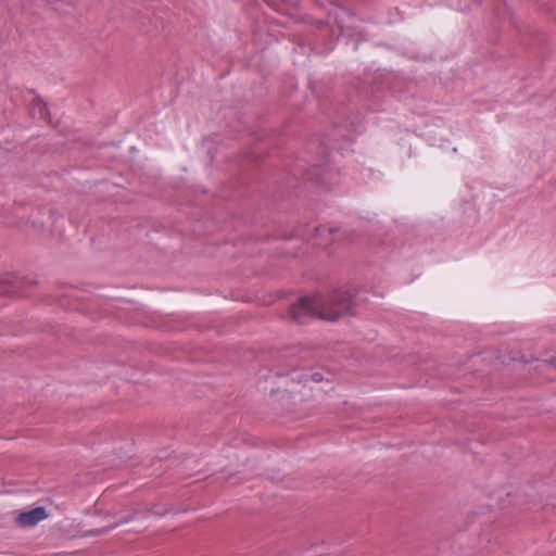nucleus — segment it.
Masks as SVG:
<instances>
[{
	"instance_id": "obj_1",
	"label": "nucleus",
	"mask_w": 556,
	"mask_h": 556,
	"mask_svg": "<svg viewBox=\"0 0 556 556\" xmlns=\"http://www.w3.org/2000/svg\"><path fill=\"white\" fill-rule=\"evenodd\" d=\"M351 307L350 292L338 290L327 295L300 298L298 303L291 306L290 316L296 323H302L305 317L337 320L342 314L349 313Z\"/></svg>"
},
{
	"instance_id": "obj_5",
	"label": "nucleus",
	"mask_w": 556,
	"mask_h": 556,
	"mask_svg": "<svg viewBox=\"0 0 556 556\" xmlns=\"http://www.w3.org/2000/svg\"><path fill=\"white\" fill-rule=\"evenodd\" d=\"M312 380L314 382H320L323 380V376L319 372L312 374Z\"/></svg>"
},
{
	"instance_id": "obj_4",
	"label": "nucleus",
	"mask_w": 556,
	"mask_h": 556,
	"mask_svg": "<svg viewBox=\"0 0 556 556\" xmlns=\"http://www.w3.org/2000/svg\"><path fill=\"white\" fill-rule=\"evenodd\" d=\"M30 113L34 118L50 123L48 108L41 99L34 100Z\"/></svg>"
},
{
	"instance_id": "obj_3",
	"label": "nucleus",
	"mask_w": 556,
	"mask_h": 556,
	"mask_svg": "<svg viewBox=\"0 0 556 556\" xmlns=\"http://www.w3.org/2000/svg\"><path fill=\"white\" fill-rule=\"evenodd\" d=\"M338 232H340V230L337 228H330L326 226L317 227L315 228L314 243L317 245H327L331 241L328 239V237H331Z\"/></svg>"
},
{
	"instance_id": "obj_6",
	"label": "nucleus",
	"mask_w": 556,
	"mask_h": 556,
	"mask_svg": "<svg viewBox=\"0 0 556 556\" xmlns=\"http://www.w3.org/2000/svg\"><path fill=\"white\" fill-rule=\"evenodd\" d=\"M116 525L112 526L111 528H103L101 530H97L96 531V534H103V533H108L111 529L115 528Z\"/></svg>"
},
{
	"instance_id": "obj_2",
	"label": "nucleus",
	"mask_w": 556,
	"mask_h": 556,
	"mask_svg": "<svg viewBox=\"0 0 556 556\" xmlns=\"http://www.w3.org/2000/svg\"><path fill=\"white\" fill-rule=\"evenodd\" d=\"M47 517V513L43 507H37L29 511L21 513L17 517V521L20 525L25 527H33L37 525L39 521L43 520Z\"/></svg>"
},
{
	"instance_id": "obj_7",
	"label": "nucleus",
	"mask_w": 556,
	"mask_h": 556,
	"mask_svg": "<svg viewBox=\"0 0 556 556\" xmlns=\"http://www.w3.org/2000/svg\"><path fill=\"white\" fill-rule=\"evenodd\" d=\"M548 363H549L552 366L556 367V358H551V359H548Z\"/></svg>"
}]
</instances>
